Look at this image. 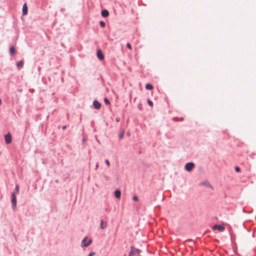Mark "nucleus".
Wrapping results in <instances>:
<instances>
[{"instance_id":"obj_25","label":"nucleus","mask_w":256,"mask_h":256,"mask_svg":"<svg viewBox=\"0 0 256 256\" xmlns=\"http://www.w3.org/2000/svg\"><path fill=\"white\" fill-rule=\"evenodd\" d=\"M126 47L128 49H130V50L132 49V46H131V44L130 43H128L126 44Z\"/></svg>"},{"instance_id":"obj_3","label":"nucleus","mask_w":256,"mask_h":256,"mask_svg":"<svg viewBox=\"0 0 256 256\" xmlns=\"http://www.w3.org/2000/svg\"><path fill=\"white\" fill-rule=\"evenodd\" d=\"M92 242V240H87V237H85L83 238L82 242V246L83 248L87 247Z\"/></svg>"},{"instance_id":"obj_33","label":"nucleus","mask_w":256,"mask_h":256,"mask_svg":"<svg viewBox=\"0 0 256 256\" xmlns=\"http://www.w3.org/2000/svg\"><path fill=\"white\" fill-rule=\"evenodd\" d=\"M84 140H84V138H83V140H82L83 142H84Z\"/></svg>"},{"instance_id":"obj_27","label":"nucleus","mask_w":256,"mask_h":256,"mask_svg":"<svg viewBox=\"0 0 256 256\" xmlns=\"http://www.w3.org/2000/svg\"><path fill=\"white\" fill-rule=\"evenodd\" d=\"M94 254V252H90V253L88 254V256H92Z\"/></svg>"},{"instance_id":"obj_1","label":"nucleus","mask_w":256,"mask_h":256,"mask_svg":"<svg viewBox=\"0 0 256 256\" xmlns=\"http://www.w3.org/2000/svg\"><path fill=\"white\" fill-rule=\"evenodd\" d=\"M142 250L140 249L136 248L134 246L130 247V250L129 252L128 256H134L139 255L141 253Z\"/></svg>"},{"instance_id":"obj_21","label":"nucleus","mask_w":256,"mask_h":256,"mask_svg":"<svg viewBox=\"0 0 256 256\" xmlns=\"http://www.w3.org/2000/svg\"><path fill=\"white\" fill-rule=\"evenodd\" d=\"M234 169H235V171L237 172H240V168L238 166H235Z\"/></svg>"},{"instance_id":"obj_6","label":"nucleus","mask_w":256,"mask_h":256,"mask_svg":"<svg viewBox=\"0 0 256 256\" xmlns=\"http://www.w3.org/2000/svg\"><path fill=\"white\" fill-rule=\"evenodd\" d=\"M4 140L6 144H10L12 142V136L10 132H8L6 134H5Z\"/></svg>"},{"instance_id":"obj_31","label":"nucleus","mask_w":256,"mask_h":256,"mask_svg":"<svg viewBox=\"0 0 256 256\" xmlns=\"http://www.w3.org/2000/svg\"><path fill=\"white\" fill-rule=\"evenodd\" d=\"M98 163H97L96 164V169L98 168Z\"/></svg>"},{"instance_id":"obj_19","label":"nucleus","mask_w":256,"mask_h":256,"mask_svg":"<svg viewBox=\"0 0 256 256\" xmlns=\"http://www.w3.org/2000/svg\"><path fill=\"white\" fill-rule=\"evenodd\" d=\"M104 103L106 104V105L110 104V102L108 98H104Z\"/></svg>"},{"instance_id":"obj_14","label":"nucleus","mask_w":256,"mask_h":256,"mask_svg":"<svg viewBox=\"0 0 256 256\" xmlns=\"http://www.w3.org/2000/svg\"><path fill=\"white\" fill-rule=\"evenodd\" d=\"M107 226V224L106 222H104L103 220H100V228L102 230L104 229Z\"/></svg>"},{"instance_id":"obj_2","label":"nucleus","mask_w":256,"mask_h":256,"mask_svg":"<svg viewBox=\"0 0 256 256\" xmlns=\"http://www.w3.org/2000/svg\"><path fill=\"white\" fill-rule=\"evenodd\" d=\"M12 205L13 210H15L16 207V198L14 192L12 193Z\"/></svg>"},{"instance_id":"obj_7","label":"nucleus","mask_w":256,"mask_h":256,"mask_svg":"<svg viewBox=\"0 0 256 256\" xmlns=\"http://www.w3.org/2000/svg\"><path fill=\"white\" fill-rule=\"evenodd\" d=\"M93 106L96 110H100L101 108L102 104L96 100H95L93 102Z\"/></svg>"},{"instance_id":"obj_9","label":"nucleus","mask_w":256,"mask_h":256,"mask_svg":"<svg viewBox=\"0 0 256 256\" xmlns=\"http://www.w3.org/2000/svg\"><path fill=\"white\" fill-rule=\"evenodd\" d=\"M28 12V7L26 3H24L22 6V14L23 16L26 15Z\"/></svg>"},{"instance_id":"obj_23","label":"nucleus","mask_w":256,"mask_h":256,"mask_svg":"<svg viewBox=\"0 0 256 256\" xmlns=\"http://www.w3.org/2000/svg\"><path fill=\"white\" fill-rule=\"evenodd\" d=\"M132 200H134V201H136V202H137L138 200V198L137 196L136 195H134L132 197Z\"/></svg>"},{"instance_id":"obj_10","label":"nucleus","mask_w":256,"mask_h":256,"mask_svg":"<svg viewBox=\"0 0 256 256\" xmlns=\"http://www.w3.org/2000/svg\"><path fill=\"white\" fill-rule=\"evenodd\" d=\"M109 14H110L109 12L106 9H104L101 11V15L104 18L108 17L109 16Z\"/></svg>"},{"instance_id":"obj_15","label":"nucleus","mask_w":256,"mask_h":256,"mask_svg":"<svg viewBox=\"0 0 256 256\" xmlns=\"http://www.w3.org/2000/svg\"><path fill=\"white\" fill-rule=\"evenodd\" d=\"M153 88V86L152 84L149 83L146 84V89L148 90H152Z\"/></svg>"},{"instance_id":"obj_13","label":"nucleus","mask_w":256,"mask_h":256,"mask_svg":"<svg viewBox=\"0 0 256 256\" xmlns=\"http://www.w3.org/2000/svg\"><path fill=\"white\" fill-rule=\"evenodd\" d=\"M201 184L202 185H204L208 188H212V184L209 182H208L207 181L202 182Z\"/></svg>"},{"instance_id":"obj_34","label":"nucleus","mask_w":256,"mask_h":256,"mask_svg":"<svg viewBox=\"0 0 256 256\" xmlns=\"http://www.w3.org/2000/svg\"><path fill=\"white\" fill-rule=\"evenodd\" d=\"M255 218H256V216Z\"/></svg>"},{"instance_id":"obj_20","label":"nucleus","mask_w":256,"mask_h":256,"mask_svg":"<svg viewBox=\"0 0 256 256\" xmlns=\"http://www.w3.org/2000/svg\"><path fill=\"white\" fill-rule=\"evenodd\" d=\"M124 131H122L119 134V136H118V137H119V138L120 139H122L123 138L124 136Z\"/></svg>"},{"instance_id":"obj_11","label":"nucleus","mask_w":256,"mask_h":256,"mask_svg":"<svg viewBox=\"0 0 256 256\" xmlns=\"http://www.w3.org/2000/svg\"><path fill=\"white\" fill-rule=\"evenodd\" d=\"M10 53L12 56H14L16 54V50L14 46H11L10 48Z\"/></svg>"},{"instance_id":"obj_17","label":"nucleus","mask_w":256,"mask_h":256,"mask_svg":"<svg viewBox=\"0 0 256 256\" xmlns=\"http://www.w3.org/2000/svg\"><path fill=\"white\" fill-rule=\"evenodd\" d=\"M173 120L176 121H177V120L182 121L184 120V118H182V117H181V118L174 117L173 118Z\"/></svg>"},{"instance_id":"obj_12","label":"nucleus","mask_w":256,"mask_h":256,"mask_svg":"<svg viewBox=\"0 0 256 256\" xmlns=\"http://www.w3.org/2000/svg\"><path fill=\"white\" fill-rule=\"evenodd\" d=\"M114 196L116 198H120L121 196V192L119 190H116L114 191Z\"/></svg>"},{"instance_id":"obj_5","label":"nucleus","mask_w":256,"mask_h":256,"mask_svg":"<svg viewBox=\"0 0 256 256\" xmlns=\"http://www.w3.org/2000/svg\"><path fill=\"white\" fill-rule=\"evenodd\" d=\"M212 228L214 230H218L219 232H222L224 230L225 228L222 224H216L213 226Z\"/></svg>"},{"instance_id":"obj_29","label":"nucleus","mask_w":256,"mask_h":256,"mask_svg":"<svg viewBox=\"0 0 256 256\" xmlns=\"http://www.w3.org/2000/svg\"><path fill=\"white\" fill-rule=\"evenodd\" d=\"M66 128V126H63L62 127V130H65Z\"/></svg>"},{"instance_id":"obj_8","label":"nucleus","mask_w":256,"mask_h":256,"mask_svg":"<svg viewBox=\"0 0 256 256\" xmlns=\"http://www.w3.org/2000/svg\"><path fill=\"white\" fill-rule=\"evenodd\" d=\"M96 55H97L98 58L100 60H103L104 58V56L102 53V52L100 49H98L97 50Z\"/></svg>"},{"instance_id":"obj_24","label":"nucleus","mask_w":256,"mask_h":256,"mask_svg":"<svg viewBox=\"0 0 256 256\" xmlns=\"http://www.w3.org/2000/svg\"><path fill=\"white\" fill-rule=\"evenodd\" d=\"M15 190L16 192L18 193L19 192V186L18 184H16V188H15Z\"/></svg>"},{"instance_id":"obj_4","label":"nucleus","mask_w":256,"mask_h":256,"mask_svg":"<svg viewBox=\"0 0 256 256\" xmlns=\"http://www.w3.org/2000/svg\"><path fill=\"white\" fill-rule=\"evenodd\" d=\"M194 164L192 162H189L186 164L184 168L188 172H190L194 168Z\"/></svg>"},{"instance_id":"obj_30","label":"nucleus","mask_w":256,"mask_h":256,"mask_svg":"<svg viewBox=\"0 0 256 256\" xmlns=\"http://www.w3.org/2000/svg\"><path fill=\"white\" fill-rule=\"evenodd\" d=\"M242 211H243V212H246V211L245 210V209H244V208H243Z\"/></svg>"},{"instance_id":"obj_22","label":"nucleus","mask_w":256,"mask_h":256,"mask_svg":"<svg viewBox=\"0 0 256 256\" xmlns=\"http://www.w3.org/2000/svg\"><path fill=\"white\" fill-rule=\"evenodd\" d=\"M147 102H148V104L150 106H153V102L152 101H151L149 99H148L147 100Z\"/></svg>"},{"instance_id":"obj_32","label":"nucleus","mask_w":256,"mask_h":256,"mask_svg":"<svg viewBox=\"0 0 256 256\" xmlns=\"http://www.w3.org/2000/svg\"><path fill=\"white\" fill-rule=\"evenodd\" d=\"M116 120L117 122L119 121V120L118 118H116Z\"/></svg>"},{"instance_id":"obj_16","label":"nucleus","mask_w":256,"mask_h":256,"mask_svg":"<svg viewBox=\"0 0 256 256\" xmlns=\"http://www.w3.org/2000/svg\"><path fill=\"white\" fill-rule=\"evenodd\" d=\"M24 64V62L22 60L18 61L16 62V65L18 68L22 67Z\"/></svg>"},{"instance_id":"obj_18","label":"nucleus","mask_w":256,"mask_h":256,"mask_svg":"<svg viewBox=\"0 0 256 256\" xmlns=\"http://www.w3.org/2000/svg\"><path fill=\"white\" fill-rule=\"evenodd\" d=\"M100 25L102 28H104L106 26V23L104 22L101 20L100 22Z\"/></svg>"},{"instance_id":"obj_28","label":"nucleus","mask_w":256,"mask_h":256,"mask_svg":"<svg viewBox=\"0 0 256 256\" xmlns=\"http://www.w3.org/2000/svg\"><path fill=\"white\" fill-rule=\"evenodd\" d=\"M29 90L32 93H33L34 92V89H30Z\"/></svg>"},{"instance_id":"obj_26","label":"nucleus","mask_w":256,"mask_h":256,"mask_svg":"<svg viewBox=\"0 0 256 256\" xmlns=\"http://www.w3.org/2000/svg\"><path fill=\"white\" fill-rule=\"evenodd\" d=\"M105 162H106V165H107L108 166H110V162H109V160H106V161H105Z\"/></svg>"}]
</instances>
